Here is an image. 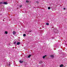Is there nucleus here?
Returning a JSON list of instances; mask_svg holds the SVG:
<instances>
[{"label": "nucleus", "mask_w": 67, "mask_h": 67, "mask_svg": "<svg viewBox=\"0 0 67 67\" xmlns=\"http://www.w3.org/2000/svg\"><path fill=\"white\" fill-rule=\"evenodd\" d=\"M24 61L22 60H20L19 61V62L20 63H23Z\"/></svg>", "instance_id": "nucleus-1"}, {"label": "nucleus", "mask_w": 67, "mask_h": 67, "mask_svg": "<svg viewBox=\"0 0 67 67\" xmlns=\"http://www.w3.org/2000/svg\"><path fill=\"white\" fill-rule=\"evenodd\" d=\"M5 34H8V32L7 31H5Z\"/></svg>", "instance_id": "nucleus-12"}, {"label": "nucleus", "mask_w": 67, "mask_h": 67, "mask_svg": "<svg viewBox=\"0 0 67 67\" xmlns=\"http://www.w3.org/2000/svg\"><path fill=\"white\" fill-rule=\"evenodd\" d=\"M60 67H64V65L63 64H61V65H60Z\"/></svg>", "instance_id": "nucleus-8"}, {"label": "nucleus", "mask_w": 67, "mask_h": 67, "mask_svg": "<svg viewBox=\"0 0 67 67\" xmlns=\"http://www.w3.org/2000/svg\"><path fill=\"white\" fill-rule=\"evenodd\" d=\"M22 7V5H20V7H19L21 8V7Z\"/></svg>", "instance_id": "nucleus-18"}, {"label": "nucleus", "mask_w": 67, "mask_h": 67, "mask_svg": "<svg viewBox=\"0 0 67 67\" xmlns=\"http://www.w3.org/2000/svg\"><path fill=\"white\" fill-rule=\"evenodd\" d=\"M46 56H47V55H45V56H43L42 57V58L43 59H44L45 58V57H46Z\"/></svg>", "instance_id": "nucleus-9"}, {"label": "nucleus", "mask_w": 67, "mask_h": 67, "mask_svg": "<svg viewBox=\"0 0 67 67\" xmlns=\"http://www.w3.org/2000/svg\"><path fill=\"white\" fill-rule=\"evenodd\" d=\"M28 33H31L32 32V30H30L29 31H27Z\"/></svg>", "instance_id": "nucleus-6"}, {"label": "nucleus", "mask_w": 67, "mask_h": 67, "mask_svg": "<svg viewBox=\"0 0 67 67\" xmlns=\"http://www.w3.org/2000/svg\"><path fill=\"white\" fill-rule=\"evenodd\" d=\"M9 66H10V64H9Z\"/></svg>", "instance_id": "nucleus-21"}, {"label": "nucleus", "mask_w": 67, "mask_h": 67, "mask_svg": "<svg viewBox=\"0 0 67 67\" xmlns=\"http://www.w3.org/2000/svg\"><path fill=\"white\" fill-rule=\"evenodd\" d=\"M3 4H8V3H7V2H4L3 3Z\"/></svg>", "instance_id": "nucleus-3"}, {"label": "nucleus", "mask_w": 67, "mask_h": 67, "mask_svg": "<svg viewBox=\"0 0 67 67\" xmlns=\"http://www.w3.org/2000/svg\"><path fill=\"white\" fill-rule=\"evenodd\" d=\"M46 25H49V23H47L46 24Z\"/></svg>", "instance_id": "nucleus-13"}, {"label": "nucleus", "mask_w": 67, "mask_h": 67, "mask_svg": "<svg viewBox=\"0 0 67 67\" xmlns=\"http://www.w3.org/2000/svg\"><path fill=\"white\" fill-rule=\"evenodd\" d=\"M16 44H17V45H20V42H18Z\"/></svg>", "instance_id": "nucleus-4"}, {"label": "nucleus", "mask_w": 67, "mask_h": 67, "mask_svg": "<svg viewBox=\"0 0 67 67\" xmlns=\"http://www.w3.org/2000/svg\"><path fill=\"white\" fill-rule=\"evenodd\" d=\"M31 55H29L28 56V58H30V57H31Z\"/></svg>", "instance_id": "nucleus-11"}, {"label": "nucleus", "mask_w": 67, "mask_h": 67, "mask_svg": "<svg viewBox=\"0 0 67 67\" xmlns=\"http://www.w3.org/2000/svg\"><path fill=\"white\" fill-rule=\"evenodd\" d=\"M23 36L24 37H25V36H26V34H24L23 35Z\"/></svg>", "instance_id": "nucleus-14"}, {"label": "nucleus", "mask_w": 67, "mask_h": 67, "mask_svg": "<svg viewBox=\"0 0 67 67\" xmlns=\"http://www.w3.org/2000/svg\"><path fill=\"white\" fill-rule=\"evenodd\" d=\"M36 3H38L39 2L38 1H36Z\"/></svg>", "instance_id": "nucleus-19"}, {"label": "nucleus", "mask_w": 67, "mask_h": 67, "mask_svg": "<svg viewBox=\"0 0 67 67\" xmlns=\"http://www.w3.org/2000/svg\"><path fill=\"white\" fill-rule=\"evenodd\" d=\"M13 34L15 35V34L16 33V32L15 31H13Z\"/></svg>", "instance_id": "nucleus-5"}, {"label": "nucleus", "mask_w": 67, "mask_h": 67, "mask_svg": "<svg viewBox=\"0 0 67 67\" xmlns=\"http://www.w3.org/2000/svg\"><path fill=\"white\" fill-rule=\"evenodd\" d=\"M50 57H52V58H54V56L53 55H50Z\"/></svg>", "instance_id": "nucleus-2"}, {"label": "nucleus", "mask_w": 67, "mask_h": 67, "mask_svg": "<svg viewBox=\"0 0 67 67\" xmlns=\"http://www.w3.org/2000/svg\"><path fill=\"white\" fill-rule=\"evenodd\" d=\"M51 9V7H48V10H50V9Z\"/></svg>", "instance_id": "nucleus-15"}, {"label": "nucleus", "mask_w": 67, "mask_h": 67, "mask_svg": "<svg viewBox=\"0 0 67 67\" xmlns=\"http://www.w3.org/2000/svg\"><path fill=\"white\" fill-rule=\"evenodd\" d=\"M3 3L2 2H0V4H3Z\"/></svg>", "instance_id": "nucleus-16"}, {"label": "nucleus", "mask_w": 67, "mask_h": 67, "mask_svg": "<svg viewBox=\"0 0 67 67\" xmlns=\"http://www.w3.org/2000/svg\"><path fill=\"white\" fill-rule=\"evenodd\" d=\"M42 63H43V61H40L39 62V64H42Z\"/></svg>", "instance_id": "nucleus-7"}, {"label": "nucleus", "mask_w": 67, "mask_h": 67, "mask_svg": "<svg viewBox=\"0 0 67 67\" xmlns=\"http://www.w3.org/2000/svg\"><path fill=\"white\" fill-rule=\"evenodd\" d=\"M64 10H66V8H64Z\"/></svg>", "instance_id": "nucleus-20"}, {"label": "nucleus", "mask_w": 67, "mask_h": 67, "mask_svg": "<svg viewBox=\"0 0 67 67\" xmlns=\"http://www.w3.org/2000/svg\"><path fill=\"white\" fill-rule=\"evenodd\" d=\"M26 2H29V1H28V0H27L26 1Z\"/></svg>", "instance_id": "nucleus-17"}, {"label": "nucleus", "mask_w": 67, "mask_h": 67, "mask_svg": "<svg viewBox=\"0 0 67 67\" xmlns=\"http://www.w3.org/2000/svg\"><path fill=\"white\" fill-rule=\"evenodd\" d=\"M17 42L15 41L14 43L13 44H14V45H15L16 44H17Z\"/></svg>", "instance_id": "nucleus-10"}]
</instances>
